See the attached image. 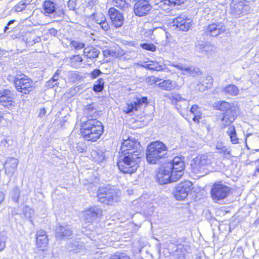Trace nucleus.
<instances>
[{
    "mask_svg": "<svg viewBox=\"0 0 259 259\" xmlns=\"http://www.w3.org/2000/svg\"><path fill=\"white\" fill-rule=\"evenodd\" d=\"M142 147L136 140L128 138L122 142L117 162L119 169L124 174L135 172L139 166Z\"/></svg>",
    "mask_w": 259,
    "mask_h": 259,
    "instance_id": "1",
    "label": "nucleus"
},
{
    "mask_svg": "<svg viewBox=\"0 0 259 259\" xmlns=\"http://www.w3.org/2000/svg\"><path fill=\"white\" fill-rule=\"evenodd\" d=\"M184 168L183 158L176 156L160 167L156 175L157 182L160 185L176 182L183 176Z\"/></svg>",
    "mask_w": 259,
    "mask_h": 259,
    "instance_id": "2",
    "label": "nucleus"
},
{
    "mask_svg": "<svg viewBox=\"0 0 259 259\" xmlns=\"http://www.w3.org/2000/svg\"><path fill=\"white\" fill-rule=\"evenodd\" d=\"M80 131L84 139L96 142L103 134L104 126L102 123L96 118H89L81 123Z\"/></svg>",
    "mask_w": 259,
    "mask_h": 259,
    "instance_id": "3",
    "label": "nucleus"
},
{
    "mask_svg": "<svg viewBox=\"0 0 259 259\" xmlns=\"http://www.w3.org/2000/svg\"><path fill=\"white\" fill-rule=\"evenodd\" d=\"M167 153V148L162 142H151L146 150V157L148 163L155 164L164 158Z\"/></svg>",
    "mask_w": 259,
    "mask_h": 259,
    "instance_id": "4",
    "label": "nucleus"
},
{
    "mask_svg": "<svg viewBox=\"0 0 259 259\" xmlns=\"http://www.w3.org/2000/svg\"><path fill=\"white\" fill-rule=\"evenodd\" d=\"M118 193V190L113 186H102L97 191V197L101 203L112 205L119 201Z\"/></svg>",
    "mask_w": 259,
    "mask_h": 259,
    "instance_id": "5",
    "label": "nucleus"
},
{
    "mask_svg": "<svg viewBox=\"0 0 259 259\" xmlns=\"http://www.w3.org/2000/svg\"><path fill=\"white\" fill-rule=\"evenodd\" d=\"M13 82L16 90L24 94H28L34 88V84L31 78L26 75L21 73L17 74L13 77Z\"/></svg>",
    "mask_w": 259,
    "mask_h": 259,
    "instance_id": "6",
    "label": "nucleus"
},
{
    "mask_svg": "<svg viewBox=\"0 0 259 259\" xmlns=\"http://www.w3.org/2000/svg\"><path fill=\"white\" fill-rule=\"evenodd\" d=\"M226 30V26L221 22H215L204 26L201 34L204 39H208L211 37H217Z\"/></svg>",
    "mask_w": 259,
    "mask_h": 259,
    "instance_id": "7",
    "label": "nucleus"
},
{
    "mask_svg": "<svg viewBox=\"0 0 259 259\" xmlns=\"http://www.w3.org/2000/svg\"><path fill=\"white\" fill-rule=\"evenodd\" d=\"M46 15H54V17H63L65 15L63 7L59 5L56 0H46L42 4Z\"/></svg>",
    "mask_w": 259,
    "mask_h": 259,
    "instance_id": "8",
    "label": "nucleus"
},
{
    "mask_svg": "<svg viewBox=\"0 0 259 259\" xmlns=\"http://www.w3.org/2000/svg\"><path fill=\"white\" fill-rule=\"evenodd\" d=\"M231 7V14L236 17L247 14L250 10L246 0H233Z\"/></svg>",
    "mask_w": 259,
    "mask_h": 259,
    "instance_id": "9",
    "label": "nucleus"
},
{
    "mask_svg": "<svg viewBox=\"0 0 259 259\" xmlns=\"http://www.w3.org/2000/svg\"><path fill=\"white\" fill-rule=\"evenodd\" d=\"M193 184L191 182L186 181L178 184L175 189L174 194L177 200L185 199L193 189Z\"/></svg>",
    "mask_w": 259,
    "mask_h": 259,
    "instance_id": "10",
    "label": "nucleus"
},
{
    "mask_svg": "<svg viewBox=\"0 0 259 259\" xmlns=\"http://www.w3.org/2000/svg\"><path fill=\"white\" fill-rule=\"evenodd\" d=\"M148 104L147 97H136L132 100H130L124 108V111L126 114L132 115L135 111L143 106H146Z\"/></svg>",
    "mask_w": 259,
    "mask_h": 259,
    "instance_id": "11",
    "label": "nucleus"
},
{
    "mask_svg": "<svg viewBox=\"0 0 259 259\" xmlns=\"http://www.w3.org/2000/svg\"><path fill=\"white\" fill-rule=\"evenodd\" d=\"M229 187L222 183H215L211 189V195L215 201H219L226 198L229 194Z\"/></svg>",
    "mask_w": 259,
    "mask_h": 259,
    "instance_id": "12",
    "label": "nucleus"
},
{
    "mask_svg": "<svg viewBox=\"0 0 259 259\" xmlns=\"http://www.w3.org/2000/svg\"><path fill=\"white\" fill-rule=\"evenodd\" d=\"M211 163V158L206 154L199 155L193 159L191 165L193 168L200 172H203L205 166Z\"/></svg>",
    "mask_w": 259,
    "mask_h": 259,
    "instance_id": "13",
    "label": "nucleus"
},
{
    "mask_svg": "<svg viewBox=\"0 0 259 259\" xmlns=\"http://www.w3.org/2000/svg\"><path fill=\"white\" fill-rule=\"evenodd\" d=\"M83 215V220L85 223H93L102 215V210L97 206H94L85 210Z\"/></svg>",
    "mask_w": 259,
    "mask_h": 259,
    "instance_id": "14",
    "label": "nucleus"
},
{
    "mask_svg": "<svg viewBox=\"0 0 259 259\" xmlns=\"http://www.w3.org/2000/svg\"><path fill=\"white\" fill-rule=\"evenodd\" d=\"M152 6L147 0H139L134 5V12L138 17H143L149 14Z\"/></svg>",
    "mask_w": 259,
    "mask_h": 259,
    "instance_id": "15",
    "label": "nucleus"
},
{
    "mask_svg": "<svg viewBox=\"0 0 259 259\" xmlns=\"http://www.w3.org/2000/svg\"><path fill=\"white\" fill-rule=\"evenodd\" d=\"M14 94L9 90L0 91V104L3 106L11 109L14 106Z\"/></svg>",
    "mask_w": 259,
    "mask_h": 259,
    "instance_id": "16",
    "label": "nucleus"
},
{
    "mask_svg": "<svg viewBox=\"0 0 259 259\" xmlns=\"http://www.w3.org/2000/svg\"><path fill=\"white\" fill-rule=\"evenodd\" d=\"M238 115L237 110L236 107H232L230 110L222 114L221 126L225 128L231 124L237 118Z\"/></svg>",
    "mask_w": 259,
    "mask_h": 259,
    "instance_id": "17",
    "label": "nucleus"
},
{
    "mask_svg": "<svg viewBox=\"0 0 259 259\" xmlns=\"http://www.w3.org/2000/svg\"><path fill=\"white\" fill-rule=\"evenodd\" d=\"M108 14L111 24L116 28H119L123 24L124 17L123 14L114 8H111L108 11Z\"/></svg>",
    "mask_w": 259,
    "mask_h": 259,
    "instance_id": "18",
    "label": "nucleus"
},
{
    "mask_svg": "<svg viewBox=\"0 0 259 259\" xmlns=\"http://www.w3.org/2000/svg\"><path fill=\"white\" fill-rule=\"evenodd\" d=\"M186 0H161L157 3L158 7L161 10L168 12L176 6L183 4Z\"/></svg>",
    "mask_w": 259,
    "mask_h": 259,
    "instance_id": "19",
    "label": "nucleus"
},
{
    "mask_svg": "<svg viewBox=\"0 0 259 259\" xmlns=\"http://www.w3.org/2000/svg\"><path fill=\"white\" fill-rule=\"evenodd\" d=\"M72 234V231L69 226L58 224L56 226V237L59 239L68 238Z\"/></svg>",
    "mask_w": 259,
    "mask_h": 259,
    "instance_id": "20",
    "label": "nucleus"
},
{
    "mask_svg": "<svg viewBox=\"0 0 259 259\" xmlns=\"http://www.w3.org/2000/svg\"><path fill=\"white\" fill-rule=\"evenodd\" d=\"M19 161L17 159L14 157H9L7 159L4 168L5 172L9 177H12L16 170Z\"/></svg>",
    "mask_w": 259,
    "mask_h": 259,
    "instance_id": "21",
    "label": "nucleus"
},
{
    "mask_svg": "<svg viewBox=\"0 0 259 259\" xmlns=\"http://www.w3.org/2000/svg\"><path fill=\"white\" fill-rule=\"evenodd\" d=\"M173 25L180 30L188 31L191 26V21L189 19H185L182 17H178L173 20Z\"/></svg>",
    "mask_w": 259,
    "mask_h": 259,
    "instance_id": "22",
    "label": "nucleus"
},
{
    "mask_svg": "<svg viewBox=\"0 0 259 259\" xmlns=\"http://www.w3.org/2000/svg\"><path fill=\"white\" fill-rule=\"evenodd\" d=\"M36 244L41 250H45L48 244V236L46 232L42 230L38 231L36 234Z\"/></svg>",
    "mask_w": 259,
    "mask_h": 259,
    "instance_id": "23",
    "label": "nucleus"
},
{
    "mask_svg": "<svg viewBox=\"0 0 259 259\" xmlns=\"http://www.w3.org/2000/svg\"><path fill=\"white\" fill-rule=\"evenodd\" d=\"M22 35V40L28 46H32L40 41L41 38L31 32H25Z\"/></svg>",
    "mask_w": 259,
    "mask_h": 259,
    "instance_id": "24",
    "label": "nucleus"
},
{
    "mask_svg": "<svg viewBox=\"0 0 259 259\" xmlns=\"http://www.w3.org/2000/svg\"><path fill=\"white\" fill-rule=\"evenodd\" d=\"M84 113L90 118H96L98 114L97 113V104L92 103L84 106L83 109Z\"/></svg>",
    "mask_w": 259,
    "mask_h": 259,
    "instance_id": "25",
    "label": "nucleus"
},
{
    "mask_svg": "<svg viewBox=\"0 0 259 259\" xmlns=\"http://www.w3.org/2000/svg\"><path fill=\"white\" fill-rule=\"evenodd\" d=\"M100 53L99 50L92 46L84 48L83 50L84 55L90 59L97 58L98 57Z\"/></svg>",
    "mask_w": 259,
    "mask_h": 259,
    "instance_id": "26",
    "label": "nucleus"
},
{
    "mask_svg": "<svg viewBox=\"0 0 259 259\" xmlns=\"http://www.w3.org/2000/svg\"><path fill=\"white\" fill-rule=\"evenodd\" d=\"M156 85L161 90L171 91L174 89L176 86V82L170 79L163 80Z\"/></svg>",
    "mask_w": 259,
    "mask_h": 259,
    "instance_id": "27",
    "label": "nucleus"
},
{
    "mask_svg": "<svg viewBox=\"0 0 259 259\" xmlns=\"http://www.w3.org/2000/svg\"><path fill=\"white\" fill-rule=\"evenodd\" d=\"M177 249L175 252V259H187L186 255L188 253L187 246L179 244L176 246Z\"/></svg>",
    "mask_w": 259,
    "mask_h": 259,
    "instance_id": "28",
    "label": "nucleus"
},
{
    "mask_svg": "<svg viewBox=\"0 0 259 259\" xmlns=\"http://www.w3.org/2000/svg\"><path fill=\"white\" fill-rule=\"evenodd\" d=\"M234 106H232L228 102L224 101H218L213 104V107L218 110L225 112L230 109H231Z\"/></svg>",
    "mask_w": 259,
    "mask_h": 259,
    "instance_id": "29",
    "label": "nucleus"
},
{
    "mask_svg": "<svg viewBox=\"0 0 259 259\" xmlns=\"http://www.w3.org/2000/svg\"><path fill=\"white\" fill-rule=\"evenodd\" d=\"M227 134L229 136L230 141L232 144H235L239 143V139L237 137L235 127L234 125L229 126Z\"/></svg>",
    "mask_w": 259,
    "mask_h": 259,
    "instance_id": "30",
    "label": "nucleus"
},
{
    "mask_svg": "<svg viewBox=\"0 0 259 259\" xmlns=\"http://www.w3.org/2000/svg\"><path fill=\"white\" fill-rule=\"evenodd\" d=\"M83 59L79 55H72L69 58L70 65L75 68H79L82 63Z\"/></svg>",
    "mask_w": 259,
    "mask_h": 259,
    "instance_id": "31",
    "label": "nucleus"
},
{
    "mask_svg": "<svg viewBox=\"0 0 259 259\" xmlns=\"http://www.w3.org/2000/svg\"><path fill=\"white\" fill-rule=\"evenodd\" d=\"M216 148L220 150V154H223L227 158H230L233 156L231 153V150L228 149L222 143H218L216 145Z\"/></svg>",
    "mask_w": 259,
    "mask_h": 259,
    "instance_id": "32",
    "label": "nucleus"
},
{
    "mask_svg": "<svg viewBox=\"0 0 259 259\" xmlns=\"http://www.w3.org/2000/svg\"><path fill=\"white\" fill-rule=\"evenodd\" d=\"M223 92L231 96H236L239 93L238 88L234 84H229L222 89Z\"/></svg>",
    "mask_w": 259,
    "mask_h": 259,
    "instance_id": "33",
    "label": "nucleus"
},
{
    "mask_svg": "<svg viewBox=\"0 0 259 259\" xmlns=\"http://www.w3.org/2000/svg\"><path fill=\"white\" fill-rule=\"evenodd\" d=\"M171 66L184 71V74L186 75H193L194 73V69H192L190 67H186L185 65L181 63L175 64L174 63H171Z\"/></svg>",
    "mask_w": 259,
    "mask_h": 259,
    "instance_id": "34",
    "label": "nucleus"
},
{
    "mask_svg": "<svg viewBox=\"0 0 259 259\" xmlns=\"http://www.w3.org/2000/svg\"><path fill=\"white\" fill-rule=\"evenodd\" d=\"M31 2V0H22L13 7V10L17 12H22Z\"/></svg>",
    "mask_w": 259,
    "mask_h": 259,
    "instance_id": "35",
    "label": "nucleus"
},
{
    "mask_svg": "<svg viewBox=\"0 0 259 259\" xmlns=\"http://www.w3.org/2000/svg\"><path fill=\"white\" fill-rule=\"evenodd\" d=\"M104 89V81L102 78H99L95 81L93 87V90L95 93L101 92Z\"/></svg>",
    "mask_w": 259,
    "mask_h": 259,
    "instance_id": "36",
    "label": "nucleus"
},
{
    "mask_svg": "<svg viewBox=\"0 0 259 259\" xmlns=\"http://www.w3.org/2000/svg\"><path fill=\"white\" fill-rule=\"evenodd\" d=\"M112 3L115 7L119 8L122 10H125L130 6L125 0H112Z\"/></svg>",
    "mask_w": 259,
    "mask_h": 259,
    "instance_id": "37",
    "label": "nucleus"
},
{
    "mask_svg": "<svg viewBox=\"0 0 259 259\" xmlns=\"http://www.w3.org/2000/svg\"><path fill=\"white\" fill-rule=\"evenodd\" d=\"M150 70L157 71H162L165 69V65L158 62L150 61Z\"/></svg>",
    "mask_w": 259,
    "mask_h": 259,
    "instance_id": "38",
    "label": "nucleus"
},
{
    "mask_svg": "<svg viewBox=\"0 0 259 259\" xmlns=\"http://www.w3.org/2000/svg\"><path fill=\"white\" fill-rule=\"evenodd\" d=\"M100 17L101 18V20L100 22H98V19H96V22L97 24H99L101 27L105 31H107L109 29L110 26L106 21V18L103 16L102 14H100Z\"/></svg>",
    "mask_w": 259,
    "mask_h": 259,
    "instance_id": "39",
    "label": "nucleus"
},
{
    "mask_svg": "<svg viewBox=\"0 0 259 259\" xmlns=\"http://www.w3.org/2000/svg\"><path fill=\"white\" fill-rule=\"evenodd\" d=\"M70 80L74 82L80 81L82 79V76L79 74V72L77 71H71L69 72L68 74Z\"/></svg>",
    "mask_w": 259,
    "mask_h": 259,
    "instance_id": "40",
    "label": "nucleus"
},
{
    "mask_svg": "<svg viewBox=\"0 0 259 259\" xmlns=\"http://www.w3.org/2000/svg\"><path fill=\"white\" fill-rule=\"evenodd\" d=\"M21 191L18 187H15L11 193V199L13 201L16 203H18L19 201V195Z\"/></svg>",
    "mask_w": 259,
    "mask_h": 259,
    "instance_id": "41",
    "label": "nucleus"
},
{
    "mask_svg": "<svg viewBox=\"0 0 259 259\" xmlns=\"http://www.w3.org/2000/svg\"><path fill=\"white\" fill-rule=\"evenodd\" d=\"M169 99L170 100L172 103L176 104L177 102L186 100L182 97L181 95L177 93H172L169 96Z\"/></svg>",
    "mask_w": 259,
    "mask_h": 259,
    "instance_id": "42",
    "label": "nucleus"
},
{
    "mask_svg": "<svg viewBox=\"0 0 259 259\" xmlns=\"http://www.w3.org/2000/svg\"><path fill=\"white\" fill-rule=\"evenodd\" d=\"M70 46L75 50H79L85 47V44L80 41L73 40L70 41Z\"/></svg>",
    "mask_w": 259,
    "mask_h": 259,
    "instance_id": "43",
    "label": "nucleus"
},
{
    "mask_svg": "<svg viewBox=\"0 0 259 259\" xmlns=\"http://www.w3.org/2000/svg\"><path fill=\"white\" fill-rule=\"evenodd\" d=\"M140 47L144 49L151 52H154L156 51V46L152 43L145 42L140 44Z\"/></svg>",
    "mask_w": 259,
    "mask_h": 259,
    "instance_id": "44",
    "label": "nucleus"
},
{
    "mask_svg": "<svg viewBox=\"0 0 259 259\" xmlns=\"http://www.w3.org/2000/svg\"><path fill=\"white\" fill-rule=\"evenodd\" d=\"M209 48L210 46L204 42L198 43L196 45V49L202 53L203 52H207L209 49Z\"/></svg>",
    "mask_w": 259,
    "mask_h": 259,
    "instance_id": "45",
    "label": "nucleus"
},
{
    "mask_svg": "<svg viewBox=\"0 0 259 259\" xmlns=\"http://www.w3.org/2000/svg\"><path fill=\"white\" fill-rule=\"evenodd\" d=\"M110 259H130V258L125 253L116 252L111 255Z\"/></svg>",
    "mask_w": 259,
    "mask_h": 259,
    "instance_id": "46",
    "label": "nucleus"
},
{
    "mask_svg": "<svg viewBox=\"0 0 259 259\" xmlns=\"http://www.w3.org/2000/svg\"><path fill=\"white\" fill-rule=\"evenodd\" d=\"M97 157L96 161L99 162H102L106 158L105 152L101 150H98L97 152Z\"/></svg>",
    "mask_w": 259,
    "mask_h": 259,
    "instance_id": "47",
    "label": "nucleus"
},
{
    "mask_svg": "<svg viewBox=\"0 0 259 259\" xmlns=\"http://www.w3.org/2000/svg\"><path fill=\"white\" fill-rule=\"evenodd\" d=\"M6 237L5 233H0V251H2L5 247Z\"/></svg>",
    "mask_w": 259,
    "mask_h": 259,
    "instance_id": "48",
    "label": "nucleus"
},
{
    "mask_svg": "<svg viewBox=\"0 0 259 259\" xmlns=\"http://www.w3.org/2000/svg\"><path fill=\"white\" fill-rule=\"evenodd\" d=\"M102 74V71L99 69H95L91 71L89 74L92 79H95Z\"/></svg>",
    "mask_w": 259,
    "mask_h": 259,
    "instance_id": "49",
    "label": "nucleus"
},
{
    "mask_svg": "<svg viewBox=\"0 0 259 259\" xmlns=\"http://www.w3.org/2000/svg\"><path fill=\"white\" fill-rule=\"evenodd\" d=\"M77 0H69L68 2L67 6L69 10L74 11L76 9Z\"/></svg>",
    "mask_w": 259,
    "mask_h": 259,
    "instance_id": "50",
    "label": "nucleus"
},
{
    "mask_svg": "<svg viewBox=\"0 0 259 259\" xmlns=\"http://www.w3.org/2000/svg\"><path fill=\"white\" fill-rule=\"evenodd\" d=\"M58 81H55L52 79H51L47 81L46 86L48 88L51 89L54 88L55 86H58Z\"/></svg>",
    "mask_w": 259,
    "mask_h": 259,
    "instance_id": "51",
    "label": "nucleus"
},
{
    "mask_svg": "<svg viewBox=\"0 0 259 259\" xmlns=\"http://www.w3.org/2000/svg\"><path fill=\"white\" fill-rule=\"evenodd\" d=\"M190 112L194 115L200 114V110H199V107L197 105H193L191 107L190 109Z\"/></svg>",
    "mask_w": 259,
    "mask_h": 259,
    "instance_id": "52",
    "label": "nucleus"
},
{
    "mask_svg": "<svg viewBox=\"0 0 259 259\" xmlns=\"http://www.w3.org/2000/svg\"><path fill=\"white\" fill-rule=\"evenodd\" d=\"M110 56L113 57H117L118 55V52L116 49H110Z\"/></svg>",
    "mask_w": 259,
    "mask_h": 259,
    "instance_id": "53",
    "label": "nucleus"
},
{
    "mask_svg": "<svg viewBox=\"0 0 259 259\" xmlns=\"http://www.w3.org/2000/svg\"><path fill=\"white\" fill-rule=\"evenodd\" d=\"M59 70H57L54 74V75L52 76V77L51 78V79H52L55 81H58V79H59Z\"/></svg>",
    "mask_w": 259,
    "mask_h": 259,
    "instance_id": "54",
    "label": "nucleus"
},
{
    "mask_svg": "<svg viewBox=\"0 0 259 259\" xmlns=\"http://www.w3.org/2000/svg\"><path fill=\"white\" fill-rule=\"evenodd\" d=\"M200 118V114L194 115L193 120L195 122H199V119Z\"/></svg>",
    "mask_w": 259,
    "mask_h": 259,
    "instance_id": "55",
    "label": "nucleus"
},
{
    "mask_svg": "<svg viewBox=\"0 0 259 259\" xmlns=\"http://www.w3.org/2000/svg\"><path fill=\"white\" fill-rule=\"evenodd\" d=\"M28 210L30 211H31V209H29V208L27 206H25L23 207V211L24 213H25L24 215H25V217L28 218L30 217L29 215H27V213H26L27 211Z\"/></svg>",
    "mask_w": 259,
    "mask_h": 259,
    "instance_id": "56",
    "label": "nucleus"
},
{
    "mask_svg": "<svg viewBox=\"0 0 259 259\" xmlns=\"http://www.w3.org/2000/svg\"><path fill=\"white\" fill-rule=\"evenodd\" d=\"M103 54L105 57H108L110 56V50L109 49H107L103 51Z\"/></svg>",
    "mask_w": 259,
    "mask_h": 259,
    "instance_id": "57",
    "label": "nucleus"
},
{
    "mask_svg": "<svg viewBox=\"0 0 259 259\" xmlns=\"http://www.w3.org/2000/svg\"><path fill=\"white\" fill-rule=\"evenodd\" d=\"M57 30L53 28L50 30V33L52 35L56 36L57 34Z\"/></svg>",
    "mask_w": 259,
    "mask_h": 259,
    "instance_id": "58",
    "label": "nucleus"
},
{
    "mask_svg": "<svg viewBox=\"0 0 259 259\" xmlns=\"http://www.w3.org/2000/svg\"><path fill=\"white\" fill-rule=\"evenodd\" d=\"M46 114V110L45 108L41 109L39 111V116L40 117L44 116Z\"/></svg>",
    "mask_w": 259,
    "mask_h": 259,
    "instance_id": "59",
    "label": "nucleus"
},
{
    "mask_svg": "<svg viewBox=\"0 0 259 259\" xmlns=\"http://www.w3.org/2000/svg\"><path fill=\"white\" fill-rule=\"evenodd\" d=\"M5 200V195L4 194L0 192V205L2 204V203Z\"/></svg>",
    "mask_w": 259,
    "mask_h": 259,
    "instance_id": "60",
    "label": "nucleus"
},
{
    "mask_svg": "<svg viewBox=\"0 0 259 259\" xmlns=\"http://www.w3.org/2000/svg\"><path fill=\"white\" fill-rule=\"evenodd\" d=\"M144 68L150 70V61L145 63V64L142 65Z\"/></svg>",
    "mask_w": 259,
    "mask_h": 259,
    "instance_id": "61",
    "label": "nucleus"
},
{
    "mask_svg": "<svg viewBox=\"0 0 259 259\" xmlns=\"http://www.w3.org/2000/svg\"><path fill=\"white\" fill-rule=\"evenodd\" d=\"M77 148H78V150L80 152H83L84 150V147H81L80 146H78L77 147Z\"/></svg>",
    "mask_w": 259,
    "mask_h": 259,
    "instance_id": "62",
    "label": "nucleus"
},
{
    "mask_svg": "<svg viewBox=\"0 0 259 259\" xmlns=\"http://www.w3.org/2000/svg\"><path fill=\"white\" fill-rule=\"evenodd\" d=\"M15 21V20H10L9 21V22L8 23L7 25L8 26H10L11 24H12Z\"/></svg>",
    "mask_w": 259,
    "mask_h": 259,
    "instance_id": "63",
    "label": "nucleus"
},
{
    "mask_svg": "<svg viewBox=\"0 0 259 259\" xmlns=\"http://www.w3.org/2000/svg\"><path fill=\"white\" fill-rule=\"evenodd\" d=\"M9 26H8V25L4 28V32H6L9 29Z\"/></svg>",
    "mask_w": 259,
    "mask_h": 259,
    "instance_id": "64",
    "label": "nucleus"
}]
</instances>
